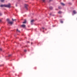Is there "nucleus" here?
Here are the masks:
<instances>
[{
  "mask_svg": "<svg viewBox=\"0 0 77 77\" xmlns=\"http://www.w3.org/2000/svg\"><path fill=\"white\" fill-rule=\"evenodd\" d=\"M7 21L8 22V24H12L14 23L13 21H11V20H10L9 19H7Z\"/></svg>",
  "mask_w": 77,
  "mask_h": 77,
  "instance_id": "f257e3e1",
  "label": "nucleus"
},
{
  "mask_svg": "<svg viewBox=\"0 0 77 77\" xmlns=\"http://www.w3.org/2000/svg\"><path fill=\"white\" fill-rule=\"evenodd\" d=\"M11 4L10 3H9L8 5H5V7L6 8H10V7H11Z\"/></svg>",
  "mask_w": 77,
  "mask_h": 77,
  "instance_id": "f03ea898",
  "label": "nucleus"
},
{
  "mask_svg": "<svg viewBox=\"0 0 77 77\" xmlns=\"http://www.w3.org/2000/svg\"><path fill=\"white\" fill-rule=\"evenodd\" d=\"M28 6H29L27 4L25 5V7L27 10V9H28L27 8V7H28Z\"/></svg>",
  "mask_w": 77,
  "mask_h": 77,
  "instance_id": "7ed1b4c3",
  "label": "nucleus"
},
{
  "mask_svg": "<svg viewBox=\"0 0 77 77\" xmlns=\"http://www.w3.org/2000/svg\"><path fill=\"white\" fill-rule=\"evenodd\" d=\"M24 21L23 22V24H26L27 23V20L26 19H25L24 20Z\"/></svg>",
  "mask_w": 77,
  "mask_h": 77,
  "instance_id": "20e7f679",
  "label": "nucleus"
},
{
  "mask_svg": "<svg viewBox=\"0 0 77 77\" xmlns=\"http://www.w3.org/2000/svg\"><path fill=\"white\" fill-rule=\"evenodd\" d=\"M0 7H5V5H1L0 6Z\"/></svg>",
  "mask_w": 77,
  "mask_h": 77,
  "instance_id": "39448f33",
  "label": "nucleus"
},
{
  "mask_svg": "<svg viewBox=\"0 0 77 77\" xmlns=\"http://www.w3.org/2000/svg\"><path fill=\"white\" fill-rule=\"evenodd\" d=\"M21 26L22 27H26V25H22Z\"/></svg>",
  "mask_w": 77,
  "mask_h": 77,
  "instance_id": "423d86ee",
  "label": "nucleus"
},
{
  "mask_svg": "<svg viewBox=\"0 0 77 77\" xmlns=\"http://www.w3.org/2000/svg\"><path fill=\"white\" fill-rule=\"evenodd\" d=\"M60 4L62 5V6H65V4L63 3H61Z\"/></svg>",
  "mask_w": 77,
  "mask_h": 77,
  "instance_id": "0eeeda50",
  "label": "nucleus"
},
{
  "mask_svg": "<svg viewBox=\"0 0 77 77\" xmlns=\"http://www.w3.org/2000/svg\"><path fill=\"white\" fill-rule=\"evenodd\" d=\"M73 14H76V12L75 11H73Z\"/></svg>",
  "mask_w": 77,
  "mask_h": 77,
  "instance_id": "6e6552de",
  "label": "nucleus"
},
{
  "mask_svg": "<svg viewBox=\"0 0 77 77\" xmlns=\"http://www.w3.org/2000/svg\"><path fill=\"white\" fill-rule=\"evenodd\" d=\"M58 14H62V11H59L58 12Z\"/></svg>",
  "mask_w": 77,
  "mask_h": 77,
  "instance_id": "1a4fd4ad",
  "label": "nucleus"
},
{
  "mask_svg": "<svg viewBox=\"0 0 77 77\" xmlns=\"http://www.w3.org/2000/svg\"><path fill=\"white\" fill-rule=\"evenodd\" d=\"M58 9H62V7L60 6L58 7Z\"/></svg>",
  "mask_w": 77,
  "mask_h": 77,
  "instance_id": "9d476101",
  "label": "nucleus"
},
{
  "mask_svg": "<svg viewBox=\"0 0 77 77\" xmlns=\"http://www.w3.org/2000/svg\"><path fill=\"white\" fill-rule=\"evenodd\" d=\"M49 9H51H51H53V7H49Z\"/></svg>",
  "mask_w": 77,
  "mask_h": 77,
  "instance_id": "9b49d317",
  "label": "nucleus"
},
{
  "mask_svg": "<svg viewBox=\"0 0 77 77\" xmlns=\"http://www.w3.org/2000/svg\"><path fill=\"white\" fill-rule=\"evenodd\" d=\"M17 32H20V30H19L18 29H17Z\"/></svg>",
  "mask_w": 77,
  "mask_h": 77,
  "instance_id": "f8f14e48",
  "label": "nucleus"
},
{
  "mask_svg": "<svg viewBox=\"0 0 77 77\" xmlns=\"http://www.w3.org/2000/svg\"><path fill=\"white\" fill-rule=\"evenodd\" d=\"M12 21H16V19L14 20L13 18H12Z\"/></svg>",
  "mask_w": 77,
  "mask_h": 77,
  "instance_id": "ddd939ff",
  "label": "nucleus"
},
{
  "mask_svg": "<svg viewBox=\"0 0 77 77\" xmlns=\"http://www.w3.org/2000/svg\"><path fill=\"white\" fill-rule=\"evenodd\" d=\"M34 21V20H32L31 21V23H33Z\"/></svg>",
  "mask_w": 77,
  "mask_h": 77,
  "instance_id": "4468645a",
  "label": "nucleus"
},
{
  "mask_svg": "<svg viewBox=\"0 0 77 77\" xmlns=\"http://www.w3.org/2000/svg\"><path fill=\"white\" fill-rule=\"evenodd\" d=\"M4 1H5V0H1V2H4Z\"/></svg>",
  "mask_w": 77,
  "mask_h": 77,
  "instance_id": "2eb2a0df",
  "label": "nucleus"
},
{
  "mask_svg": "<svg viewBox=\"0 0 77 77\" xmlns=\"http://www.w3.org/2000/svg\"><path fill=\"white\" fill-rule=\"evenodd\" d=\"M42 1L43 2H45V0H42Z\"/></svg>",
  "mask_w": 77,
  "mask_h": 77,
  "instance_id": "dca6fc26",
  "label": "nucleus"
},
{
  "mask_svg": "<svg viewBox=\"0 0 77 77\" xmlns=\"http://www.w3.org/2000/svg\"><path fill=\"white\" fill-rule=\"evenodd\" d=\"M1 15H2V14L1 13H0V16H1Z\"/></svg>",
  "mask_w": 77,
  "mask_h": 77,
  "instance_id": "f3484780",
  "label": "nucleus"
},
{
  "mask_svg": "<svg viewBox=\"0 0 77 77\" xmlns=\"http://www.w3.org/2000/svg\"><path fill=\"white\" fill-rule=\"evenodd\" d=\"M12 56L11 54L9 55H8V57H10V56Z\"/></svg>",
  "mask_w": 77,
  "mask_h": 77,
  "instance_id": "a211bd4d",
  "label": "nucleus"
},
{
  "mask_svg": "<svg viewBox=\"0 0 77 77\" xmlns=\"http://www.w3.org/2000/svg\"><path fill=\"white\" fill-rule=\"evenodd\" d=\"M60 23H63V21H60Z\"/></svg>",
  "mask_w": 77,
  "mask_h": 77,
  "instance_id": "6ab92c4d",
  "label": "nucleus"
},
{
  "mask_svg": "<svg viewBox=\"0 0 77 77\" xmlns=\"http://www.w3.org/2000/svg\"><path fill=\"white\" fill-rule=\"evenodd\" d=\"M24 51L25 52H26L27 51V50H24Z\"/></svg>",
  "mask_w": 77,
  "mask_h": 77,
  "instance_id": "aec40b11",
  "label": "nucleus"
},
{
  "mask_svg": "<svg viewBox=\"0 0 77 77\" xmlns=\"http://www.w3.org/2000/svg\"><path fill=\"white\" fill-rule=\"evenodd\" d=\"M42 29H45V28H44V27H42Z\"/></svg>",
  "mask_w": 77,
  "mask_h": 77,
  "instance_id": "412c9836",
  "label": "nucleus"
},
{
  "mask_svg": "<svg viewBox=\"0 0 77 77\" xmlns=\"http://www.w3.org/2000/svg\"><path fill=\"white\" fill-rule=\"evenodd\" d=\"M29 42H28V41H27V43H29Z\"/></svg>",
  "mask_w": 77,
  "mask_h": 77,
  "instance_id": "4be33fe9",
  "label": "nucleus"
},
{
  "mask_svg": "<svg viewBox=\"0 0 77 77\" xmlns=\"http://www.w3.org/2000/svg\"><path fill=\"white\" fill-rule=\"evenodd\" d=\"M2 20H0V22H2Z\"/></svg>",
  "mask_w": 77,
  "mask_h": 77,
  "instance_id": "5701e85b",
  "label": "nucleus"
},
{
  "mask_svg": "<svg viewBox=\"0 0 77 77\" xmlns=\"http://www.w3.org/2000/svg\"><path fill=\"white\" fill-rule=\"evenodd\" d=\"M0 50H1V51H2V48L0 49Z\"/></svg>",
  "mask_w": 77,
  "mask_h": 77,
  "instance_id": "b1692460",
  "label": "nucleus"
},
{
  "mask_svg": "<svg viewBox=\"0 0 77 77\" xmlns=\"http://www.w3.org/2000/svg\"><path fill=\"white\" fill-rule=\"evenodd\" d=\"M52 0H49V2H51Z\"/></svg>",
  "mask_w": 77,
  "mask_h": 77,
  "instance_id": "393cba45",
  "label": "nucleus"
},
{
  "mask_svg": "<svg viewBox=\"0 0 77 77\" xmlns=\"http://www.w3.org/2000/svg\"><path fill=\"white\" fill-rule=\"evenodd\" d=\"M69 5H71V3H69Z\"/></svg>",
  "mask_w": 77,
  "mask_h": 77,
  "instance_id": "a878e982",
  "label": "nucleus"
},
{
  "mask_svg": "<svg viewBox=\"0 0 77 77\" xmlns=\"http://www.w3.org/2000/svg\"><path fill=\"white\" fill-rule=\"evenodd\" d=\"M50 15H51V13H50Z\"/></svg>",
  "mask_w": 77,
  "mask_h": 77,
  "instance_id": "bb28decb",
  "label": "nucleus"
},
{
  "mask_svg": "<svg viewBox=\"0 0 77 77\" xmlns=\"http://www.w3.org/2000/svg\"><path fill=\"white\" fill-rule=\"evenodd\" d=\"M33 44V43H32V42H31V44Z\"/></svg>",
  "mask_w": 77,
  "mask_h": 77,
  "instance_id": "cd10ccee",
  "label": "nucleus"
},
{
  "mask_svg": "<svg viewBox=\"0 0 77 77\" xmlns=\"http://www.w3.org/2000/svg\"><path fill=\"white\" fill-rule=\"evenodd\" d=\"M35 69H36V67H35Z\"/></svg>",
  "mask_w": 77,
  "mask_h": 77,
  "instance_id": "c85d7f7f",
  "label": "nucleus"
},
{
  "mask_svg": "<svg viewBox=\"0 0 77 77\" xmlns=\"http://www.w3.org/2000/svg\"><path fill=\"white\" fill-rule=\"evenodd\" d=\"M16 6H17V5H16Z\"/></svg>",
  "mask_w": 77,
  "mask_h": 77,
  "instance_id": "c756f323",
  "label": "nucleus"
},
{
  "mask_svg": "<svg viewBox=\"0 0 77 77\" xmlns=\"http://www.w3.org/2000/svg\"><path fill=\"white\" fill-rule=\"evenodd\" d=\"M40 30H41V29H40Z\"/></svg>",
  "mask_w": 77,
  "mask_h": 77,
  "instance_id": "7c9ffc66",
  "label": "nucleus"
},
{
  "mask_svg": "<svg viewBox=\"0 0 77 77\" xmlns=\"http://www.w3.org/2000/svg\"><path fill=\"white\" fill-rule=\"evenodd\" d=\"M2 66V65H0L1 66Z\"/></svg>",
  "mask_w": 77,
  "mask_h": 77,
  "instance_id": "2f4dec72",
  "label": "nucleus"
},
{
  "mask_svg": "<svg viewBox=\"0 0 77 77\" xmlns=\"http://www.w3.org/2000/svg\"><path fill=\"white\" fill-rule=\"evenodd\" d=\"M26 47H27V46H26Z\"/></svg>",
  "mask_w": 77,
  "mask_h": 77,
  "instance_id": "473e14b6",
  "label": "nucleus"
},
{
  "mask_svg": "<svg viewBox=\"0 0 77 77\" xmlns=\"http://www.w3.org/2000/svg\"><path fill=\"white\" fill-rule=\"evenodd\" d=\"M1 66L0 65V66Z\"/></svg>",
  "mask_w": 77,
  "mask_h": 77,
  "instance_id": "72a5a7b5",
  "label": "nucleus"
}]
</instances>
